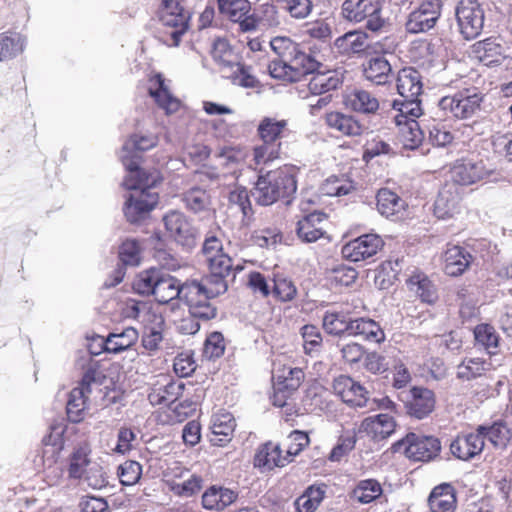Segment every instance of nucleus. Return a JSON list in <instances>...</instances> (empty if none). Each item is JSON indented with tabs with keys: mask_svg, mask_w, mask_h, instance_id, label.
I'll use <instances>...</instances> for the list:
<instances>
[{
	"mask_svg": "<svg viewBox=\"0 0 512 512\" xmlns=\"http://www.w3.org/2000/svg\"><path fill=\"white\" fill-rule=\"evenodd\" d=\"M126 158L122 157V163L127 170L123 185L130 192L123 211L129 222L136 223L144 219L157 205L159 196L154 188L162 181V177L156 169L137 170L136 162H128Z\"/></svg>",
	"mask_w": 512,
	"mask_h": 512,
	"instance_id": "obj_1",
	"label": "nucleus"
},
{
	"mask_svg": "<svg viewBox=\"0 0 512 512\" xmlns=\"http://www.w3.org/2000/svg\"><path fill=\"white\" fill-rule=\"evenodd\" d=\"M297 173L296 167L285 165L260 175L253 191L255 200L260 205L268 206L280 199L291 197L297 190Z\"/></svg>",
	"mask_w": 512,
	"mask_h": 512,
	"instance_id": "obj_2",
	"label": "nucleus"
},
{
	"mask_svg": "<svg viewBox=\"0 0 512 512\" xmlns=\"http://www.w3.org/2000/svg\"><path fill=\"white\" fill-rule=\"evenodd\" d=\"M133 287L139 294L152 295L161 304L182 298V285L179 280L156 268L142 271L135 279Z\"/></svg>",
	"mask_w": 512,
	"mask_h": 512,
	"instance_id": "obj_3",
	"label": "nucleus"
},
{
	"mask_svg": "<svg viewBox=\"0 0 512 512\" xmlns=\"http://www.w3.org/2000/svg\"><path fill=\"white\" fill-rule=\"evenodd\" d=\"M393 109L398 113L394 116V122L398 127L399 140L406 149H416L423 140V132L416 118L422 115L419 103H399L394 100Z\"/></svg>",
	"mask_w": 512,
	"mask_h": 512,
	"instance_id": "obj_4",
	"label": "nucleus"
},
{
	"mask_svg": "<svg viewBox=\"0 0 512 512\" xmlns=\"http://www.w3.org/2000/svg\"><path fill=\"white\" fill-rule=\"evenodd\" d=\"M214 290L215 287L205 281L186 282L182 284L181 299L185 301L193 317H198L201 320H210L217 314V310L210 303V299L220 295L212 293Z\"/></svg>",
	"mask_w": 512,
	"mask_h": 512,
	"instance_id": "obj_5",
	"label": "nucleus"
},
{
	"mask_svg": "<svg viewBox=\"0 0 512 512\" xmlns=\"http://www.w3.org/2000/svg\"><path fill=\"white\" fill-rule=\"evenodd\" d=\"M385 0H345L342 4L344 18L353 22L366 20V28L377 32L385 25L382 8Z\"/></svg>",
	"mask_w": 512,
	"mask_h": 512,
	"instance_id": "obj_6",
	"label": "nucleus"
},
{
	"mask_svg": "<svg viewBox=\"0 0 512 512\" xmlns=\"http://www.w3.org/2000/svg\"><path fill=\"white\" fill-rule=\"evenodd\" d=\"M483 95L475 90H463L454 95L442 97L438 102L439 109L446 117L468 119L481 108Z\"/></svg>",
	"mask_w": 512,
	"mask_h": 512,
	"instance_id": "obj_7",
	"label": "nucleus"
},
{
	"mask_svg": "<svg viewBox=\"0 0 512 512\" xmlns=\"http://www.w3.org/2000/svg\"><path fill=\"white\" fill-rule=\"evenodd\" d=\"M160 21L165 27L160 36L163 43L167 46H178L188 28V17L177 0H162Z\"/></svg>",
	"mask_w": 512,
	"mask_h": 512,
	"instance_id": "obj_8",
	"label": "nucleus"
},
{
	"mask_svg": "<svg viewBox=\"0 0 512 512\" xmlns=\"http://www.w3.org/2000/svg\"><path fill=\"white\" fill-rule=\"evenodd\" d=\"M91 450L88 445L79 446L70 458L69 476L75 479L85 478L90 486L98 488L103 486L102 469L90 459Z\"/></svg>",
	"mask_w": 512,
	"mask_h": 512,
	"instance_id": "obj_9",
	"label": "nucleus"
},
{
	"mask_svg": "<svg viewBox=\"0 0 512 512\" xmlns=\"http://www.w3.org/2000/svg\"><path fill=\"white\" fill-rule=\"evenodd\" d=\"M162 221L170 239L186 247L195 245L198 231L183 212L169 210L163 215Z\"/></svg>",
	"mask_w": 512,
	"mask_h": 512,
	"instance_id": "obj_10",
	"label": "nucleus"
},
{
	"mask_svg": "<svg viewBox=\"0 0 512 512\" xmlns=\"http://www.w3.org/2000/svg\"><path fill=\"white\" fill-rule=\"evenodd\" d=\"M461 34L465 39L476 38L484 26V10L476 0H461L456 9Z\"/></svg>",
	"mask_w": 512,
	"mask_h": 512,
	"instance_id": "obj_11",
	"label": "nucleus"
},
{
	"mask_svg": "<svg viewBox=\"0 0 512 512\" xmlns=\"http://www.w3.org/2000/svg\"><path fill=\"white\" fill-rule=\"evenodd\" d=\"M397 445L404 447V452L409 459L423 462L435 458L441 449L440 442L437 438L414 433L407 435L406 438L398 442Z\"/></svg>",
	"mask_w": 512,
	"mask_h": 512,
	"instance_id": "obj_12",
	"label": "nucleus"
},
{
	"mask_svg": "<svg viewBox=\"0 0 512 512\" xmlns=\"http://www.w3.org/2000/svg\"><path fill=\"white\" fill-rule=\"evenodd\" d=\"M440 0H425L409 14L406 30L417 34L433 28L441 14Z\"/></svg>",
	"mask_w": 512,
	"mask_h": 512,
	"instance_id": "obj_13",
	"label": "nucleus"
},
{
	"mask_svg": "<svg viewBox=\"0 0 512 512\" xmlns=\"http://www.w3.org/2000/svg\"><path fill=\"white\" fill-rule=\"evenodd\" d=\"M383 246V241L376 234H365L351 240L342 247V255L352 262L364 261L374 256Z\"/></svg>",
	"mask_w": 512,
	"mask_h": 512,
	"instance_id": "obj_14",
	"label": "nucleus"
},
{
	"mask_svg": "<svg viewBox=\"0 0 512 512\" xmlns=\"http://www.w3.org/2000/svg\"><path fill=\"white\" fill-rule=\"evenodd\" d=\"M139 333L133 327H127L120 332L110 333L106 338L97 337L96 341L100 350L93 351V355H98L102 351L112 354H118L130 349L138 340Z\"/></svg>",
	"mask_w": 512,
	"mask_h": 512,
	"instance_id": "obj_15",
	"label": "nucleus"
},
{
	"mask_svg": "<svg viewBox=\"0 0 512 512\" xmlns=\"http://www.w3.org/2000/svg\"><path fill=\"white\" fill-rule=\"evenodd\" d=\"M335 394L341 397L343 402L353 407H366L368 402L366 389L351 377L340 375L333 382Z\"/></svg>",
	"mask_w": 512,
	"mask_h": 512,
	"instance_id": "obj_16",
	"label": "nucleus"
},
{
	"mask_svg": "<svg viewBox=\"0 0 512 512\" xmlns=\"http://www.w3.org/2000/svg\"><path fill=\"white\" fill-rule=\"evenodd\" d=\"M484 426L477 427L475 432L457 436L450 445L451 453L461 460H470L479 455L484 448L483 435L481 431Z\"/></svg>",
	"mask_w": 512,
	"mask_h": 512,
	"instance_id": "obj_17",
	"label": "nucleus"
},
{
	"mask_svg": "<svg viewBox=\"0 0 512 512\" xmlns=\"http://www.w3.org/2000/svg\"><path fill=\"white\" fill-rule=\"evenodd\" d=\"M148 92L166 114H173L179 110L180 100L171 93L168 83L161 74H156L149 79Z\"/></svg>",
	"mask_w": 512,
	"mask_h": 512,
	"instance_id": "obj_18",
	"label": "nucleus"
},
{
	"mask_svg": "<svg viewBox=\"0 0 512 512\" xmlns=\"http://www.w3.org/2000/svg\"><path fill=\"white\" fill-rule=\"evenodd\" d=\"M397 91L404 101L399 103H419L418 97L422 92V81L420 73L412 68L405 67L398 72L397 76Z\"/></svg>",
	"mask_w": 512,
	"mask_h": 512,
	"instance_id": "obj_19",
	"label": "nucleus"
},
{
	"mask_svg": "<svg viewBox=\"0 0 512 512\" xmlns=\"http://www.w3.org/2000/svg\"><path fill=\"white\" fill-rule=\"evenodd\" d=\"M290 463L289 456H285L281 447L273 442L262 444L254 456V466L262 472H268L276 467H284Z\"/></svg>",
	"mask_w": 512,
	"mask_h": 512,
	"instance_id": "obj_20",
	"label": "nucleus"
},
{
	"mask_svg": "<svg viewBox=\"0 0 512 512\" xmlns=\"http://www.w3.org/2000/svg\"><path fill=\"white\" fill-rule=\"evenodd\" d=\"M183 385L170 379L168 375L161 374L148 395L152 405L168 406L182 393Z\"/></svg>",
	"mask_w": 512,
	"mask_h": 512,
	"instance_id": "obj_21",
	"label": "nucleus"
},
{
	"mask_svg": "<svg viewBox=\"0 0 512 512\" xmlns=\"http://www.w3.org/2000/svg\"><path fill=\"white\" fill-rule=\"evenodd\" d=\"M489 175V170L482 161L465 159L455 163L451 169V177L455 183L470 185L484 179Z\"/></svg>",
	"mask_w": 512,
	"mask_h": 512,
	"instance_id": "obj_22",
	"label": "nucleus"
},
{
	"mask_svg": "<svg viewBox=\"0 0 512 512\" xmlns=\"http://www.w3.org/2000/svg\"><path fill=\"white\" fill-rule=\"evenodd\" d=\"M206 261L208 262L210 275L204 281L215 287V290L212 291V293L223 294L228 288L225 278L232 270L231 258L227 254L223 253Z\"/></svg>",
	"mask_w": 512,
	"mask_h": 512,
	"instance_id": "obj_23",
	"label": "nucleus"
},
{
	"mask_svg": "<svg viewBox=\"0 0 512 512\" xmlns=\"http://www.w3.org/2000/svg\"><path fill=\"white\" fill-rule=\"evenodd\" d=\"M377 209L381 215L394 221L402 220L407 216V203L395 192L383 188L377 194Z\"/></svg>",
	"mask_w": 512,
	"mask_h": 512,
	"instance_id": "obj_24",
	"label": "nucleus"
},
{
	"mask_svg": "<svg viewBox=\"0 0 512 512\" xmlns=\"http://www.w3.org/2000/svg\"><path fill=\"white\" fill-rule=\"evenodd\" d=\"M410 396L405 405L409 415L417 419H423L434 410L435 396L430 389L413 387L410 390Z\"/></svg>",
	"mask_w": 512,
	"mask_h": 512,
	"instance_id": "obj_25",
	"label": "nucleus"
},
{
	"mask_svg": "<svg viewBox=\"0 0 512 512\" xmlns=\"http://www.w3.org/2000/svg\"><path fill=\"white\" fill-rule=\"evenodd\" d=\"M396 429L394 418L386 413L365 418L361 425L360 431L366 433L367 436L375 441L384 440L390 437Z\"/></svg>",
	"mask_w": 512,
	"mask_h": 512,
	"instance_id": "obj_26",
	"label": "nucleus"
},
{
	"mask_svg": "<svg viewBox=\"0 0 512 512\" xmlns=\"http://www.w3.org/2000/svg\"><path fill=\"white\" fill-rule=\"evenodd\" d=\"M343 72L334 70H316L308 82V90L312 95L328 94L338 89L343 83Z\"/></svg>",
	"mask_w": 512,
	"mask_h": 512,
	"instance_id": "obj_27",
	"label": "nucleus"
},
{
	"mask_svg": "<svg viewBox=\"0 0 512 512\" xmlns=\"http://www.w3.org/2000/svg\"><path fill=\"white\" fill-rule=\"evenodd\" d=\"M63 434L62 425H53L50 433L44 437L41 459L45 468H51L58 462L64 447Z\"/></svg>",
	"mask_w": 512,
	"mask_h": 512,
	"instance_id": "obj_28",
	"label": "nucleus"
},
{
	"mask_svg": "<svg viewBox=\"0 0 512 512\" xmlns=\"http://www.w3.org/2000/svg\"><path fill=\"white\" fill-rule=\"evenodd\" d=\"M443 260L445 273L457 277L469 268L473 256L464 247L454 245L445 250Z\"/></svg>",
	"mask_w": 512,
	"mask_h": 512,
	"instance_id": "obj_29",
	"label": "nucleus"
},
{
	"mask_svg": "<svg viewBox=\"0 0 512 512\" xmlns=\"http://www.w3.org/2000/svg\"><path fill=\"white\" fill-rule=\"evenodd\" d=\"M326 221V215L321 212H313L297 223V235L307 243L315 242L324 235L323 223Z\"/></svg>",
	"mask_w": 512,
	"mask_h": 512,
	"instance_id": "obj_30",
	"label": "nucleus"
},
{
	"mask_svg": "<svg viewBox=\"0 0 512 512\" xmlns=\"http://www.w3.org/2000/svg\"><path fill=\"white\" fill-rule=\"evenodd\" d=\"M326 125L345 136H359L364 131V126L354 116L338 111H332L325 115Z\"/></svg>",
	"mask_w": 512,
	"mask_h": 512,
	"instance_id": "obj_31",
	"label": "nucleus"
},
{
	"mask_svg": "<svg viewBox=\"0 0 512 512\" xmlns=\"http://www.w3.org/2000/svg\"><path fill=\"white\" fill-rule=\"evenodd\" d=\"M148 317L152 320L144 325L141 346L149 355H152L160 349L163 341L164 319L160 314H149Z\"/></svg>",
	"mask_w": 512,
	"mask_h": 512,
	"instance_id": "obj_32",
	"label": "nucleus"
},
{
	"mask_svg": "<svg viewBox=\"0 0 512 512\" xmlns=\"http://www.w3.org/2000/svg\"><path fill=\"white\" fill-rule=\"evenodd\" d=\"M158 143V136L154 134H133L123 145L120 158L126 156L127 161H135L137 170L139 168V157L136 152H142L155 147Z\"/></svg>",
	"mask_w": 512,
	"mask_h": 512,
	"instance_id": "obj_33",
	"label": "nucleus"
},
{
	"mask_svg": "<svg viewBox=\"0 0 512 512\" xmlns=\"http://www.w3.org/2000/svg\"><path fill=\"white\" fill-rule=\"evenodd\" d=\"M235 420L228 412L217 413L212 418V436L210 442L215 446H224L232 438Z\"/></svg>",
	"mask_w": 512,
	"mask_h": 512,
	"instance_id": "obj_34",
	"label": "nucleus"
},
{
	"mask_svg": "<svg viewBox=\"0 0 512 512\" xmlns=\"http://www.w3.org/2000/svg\"><path fill=\"white\" fill-rule=\"evenodd\" d=\"M431 512H454L456 509V495L454 488L443 483L436 486L428 499Z\"/></svg>",
	"mask_w": 512,
	"mask_h": 512,
	"instance_id": "obj_35",
	"label": "nucleus"
},
{
	"mask_svg": "<svg viewBox=\"0 0 512 512\" xmlns=\"http://www.w3.org/2000/svg\"><path fill=\"white\" fill-rule=\"evenodd\" d=\"M391 72V64L384 56L372 57L364 64L363 73L365 78L376 85L388 83Z\"/></svg>",
	"mask_w": 512,
	"mask_h": 512,
	"instance_id": "obj_36",
	"label": "nucleus"
},
{
	"mask_svg": "<svg viewBox=\"0 0 512 512\" xmlns=\"http://www.w3.org/2000/svg\"><path fill=\"white\" fill-rule=\"evenodd\" d=\"M476 57L486 66L501 63L505 58L504 47L495 39H485L474 45Z\"/></svg>",
	"mask_w": 512,
	"mask_h": 512,
	"instance_id": "obj_37",
	"label": "nucleus"
},
{
	"mask_svg": "<svg viewBox=\"0 0 512 512\" xmlns=\"http://www.w3.org/2000/svg\"><path fill=\"white\" fill-rule=\"evenodd\" d=\"M494 368L491 361L481 357H465L457 365L456 376L458 379L468 381L484 375Z\"/></svg>",
	"mask_w": 512,
	"mask_h": 512,
	"instance_id": "obj_38",
	"label": "nucleus"
},
{
	"mask_svg": "<svg viewBox=\"0 0 512 512\" xmlns=\"http://www.w3.org/2000/svg\"><path fill=\"white\" fill-rule=\"evenodd\" d=\"M349 336H360L364 340L375 343H381L385 340V333L380 325L369 318L352 320Z\"/></svg>",
	"mask_w": 512,
	"mask_h": 512,
	"instance_id": "obj_39",
	"label": "nucleus"
},
{
	"mask_svg": "<svg viewBox=\"0 0 512 512\" xmlns=\"http://www.w3.org/2000/svg\"><path fill=\"white\" fill-rule=\"evenodd\" d=\"M459 195L451 188L440 190L435 203L434 215L439 219H448L459 212Z\"/></svg>",
	"mask_w": 512,
	"mask_h": 512,
	"instance_id": "obj_40",
	"label": "nucleus"
},
{
	"mask_svg": "<svg viewBox=\"0 0 512 512\" xmlns=\"http://www.w3.org/2000/svg\"><path fill=\"white\" fill-rule=\"evenodd\" d=\"M236 498L237 494L233 490L212 486L203 494L202 504L208 510H222L232 504Z\"/></svg>",
	"mask_w": 512,
	"mask_h": 512,
	"instance_id": "obj_41",
	"label": "nucleus"
},
{
	"mask_svg": "<svg viewBox=\"0 0 512 512\" xmlns=\"http://www.w3.org/2000/svg\"><path fill=\"white\" fill-rule=\"evenodd\" d=\"M346 104L351 110L361 114H375L379 109L378 99L362 89L352 91L346 98Z\"/></svg>",
	"mask_w": 512,
	"mask_h": 512,
	"instance_id": "obj_42",
	"label": "nucleus"
},
{
	"mask_svg": "<svg viewBox=\"0 0 512 512\" xmlns=\"http://www.w3.org/2000/svg\"><path fill=\"white\" fill-rule=\"evenodd\" d=\"M367 34L362 31H350L338 37L334 45L342 54H355L368 47Z\"/></svg>",
	"mask_w": 512,
	"mask_h": 512,
	"instance_id": "obj_43",
	"label": "nucleus"
},
{
	"mask_svg": "<svg viewBox=\"0 0 512 512\" xmlns=\"http://www.w3.org/2000/svg\"><path fill=\"white\" fill-rule=\"evenodd\" d=\"M90 393L83 388H74L69 394L66 405L68 419L73 423L81 422L86 413L87 399Z\"/></svg>",
	"mask_w": 512,
	"mask_h": 512,
	"instance_id": "obj_44",
	"label": "nucleus"
},
{
	"mask_svg": "<svg viewBox=\"0 0 512 512\" xmlns=\"http://www.w3.org/2000/svg\"><path fill=\"white\" fill-rule=\"evenodd\" d=\"M26 45V38L16 32L0 34V61L11 59L21 54Z\"/></svg>",
	"mask_w": 512,
	"mask_h": 512,
	"instance_id": "obj_45",
	"label": "nucleus"
},
{
	"mask_svg": "<svg viewBox=\"0 0 512 512\" xmlns=\"http://www.w3.org/2000/svg\"><path fill=\"white\" fill-rule=\"evenodd\" d=\"M181 200L185 207L195 214L210 210V196L202 188L192 187L188 189L182 194Z\"/></svg>",
	"mask_w": 512,
	"mask_h": 512,
	"instance_id": "obj_46",
	"label": "nucleus"
},
{
	"mask_svg": "<svg viewBox=\"0 0 512 512\" xmlns=\"http://www.w3.org/2000/svg\"><path fill=\"white\" fill-rule=\"evenodd\" d=\"M212 57L219 65L222 74L226 70H231V67L239 61L237 54L230 47L225 39H216L213 43Z\"/></svg>",
	"mask_w": 512,
	"mask_h": 512,
	"instance_id": "obj_47",
	"label": "nucleus"
},
{
	"mask_svg": "<svg viewBox=\"0 0 512 512\" xmlns=\"http://www.w3.org/2000/svg\"><path fill=\"white\" fill-rule=\"evenodd\" d=\"M288 122L285 119L264 117L258 125V134L263 141L276 142L277 138L284 136Z\"/></svg>",
	"mask_w": 512,
	"mask_h": 512,
	"instance_id": "obj_48",
	"label": "nucleus"
},
{
	"mask_svg": "<svg viewBox=\"0 0 512 512\" xmlns=\"http://www.w3.org/2000/svg\"><path fill=\"white\" fill-rule=\"evenodd\" d=\"M288 60L290 61L298 80L304 74H312L320 66L319 62L314 57L300 50L298 44Z\"/></svg>",
	"mask_w": 512,
	"mask_h": 512,
	"instance_id": "obj_49",
	"label": "nucleus"
},
{
	"mask_svg": "<svg viewBox=\"0 0 512 512\" xmlns=\"http://www.w3.org/2000/svg\"><path fill=\"white\" fill-rule=\"evenodd\" d=\"M407 284L409 289L420 297L423 302L433 303L436 300V289L424 274L412 275L408 279Z\"/></svg>",
	"mask_w": 512,
	"mask_h": 512,
	"instance_id": "obj_50",
	"label": "nucleus"
},
{
	"mask_svg": "<svg viewBox=\"0 0 512 512\" xmlns=\"http://www.w3.org/2000/svg\"><path fill=\"white\" fill-rule=\"evenodd\" d=\"M481 435H483V441L487 438L494 447L503 449L512 437V430L505 422H496L491 426H484Z\"/></svg>",
	"mask_w": 512,
	"mask_h": 512,
	"instance_id": "obj_51",
	"label": "nucleus"
},
{
	"mask_svg": "<svg viewBox=\"0 0 512 512\" xmlns=\"http://www.w3.org/2000/svg\"><path fill=\"white\" fill-rule=\"evenodd\" d=\"M474 336L476 342L483 346L489 355L497 354L500 337L493 326L488 324L476 326Z\"/></svg>",
	"mask_w": 512,
	"mask_h": 512,
	"instance_id": "obj_52",
	"label": "nucleus"
},
{
	"mask_svg": "<svg viewBox=\"0 0 512 512\" xmlns=\"http://www.w3.org/2000/svg\"><path fill=\"white\" fill-rule=\"evenodd\" d=\"M351 323L352 320L342 312L327 311L323 317V328L331 335H349Z\"/></svg>",
	"mask_w": 512,
	"mask_h": 512,
	"instance_id": "obj_53",
	"label": "nucleus"
},
{
	"mask_svg": "<svg viewBox=\"0 0 512 512\" xmlns=\"http://www.w3.org/2000/svg\"><path fill=\"white\" fill-rule=\"evenodd\" d=\"M223 76L230 79L234 85L244 88H255L259 82L252 74L251 68L241 64L239 61L231 67V70H226Z\"/></svg>",
	"mask_w": 512,
	"mask_h": 512,
	"instance_id": "obj_54",
	"label": "nucleus"
},
{
	"mask_svg": "<svg viewBox=\"0 0 512 512\" xmlns=\"http://www.w3.org/2000/svg\"><path fill=\"white\" fill-rule=\"evenodd\" d=\"M382 494V487L375 479H365L358 482L353 490V497L360 503L367 504Z\"/></svg>",
	"mask_w": 512,
	"mask_h": 512,
	"instance_id": "obj_55",
	"label": "nucleus"
},
{
	"mask_svg": "<svg viewBox=\"0 0 512 512\" xmlns=\"http://www.w3.org/2000/svg\"><path fill=\"white\" fill-rule=\"evenodd\" d=\"M277 6L296 20L307 18L313 9L311 0H275Z\"/></svg>",
	"mask_w": 512,
	"mask_h": 512,
	"instance_id": "obj_56",
	"label": "nucleus"
},
{
	"mask_svg": "<svg viewBox=\"0 0 512 512\" xmlns=\"http://www.w3.org/2000/svg\"><path fill=\"white\" fill-rule=\"evenodd\" d=\"M219 12L231 21H237L250 12L248 0H217Z\"/></svg>",
	"mask_w": 512,
	"mask_h": 512,
	"instance_id": "obj_57",
	"label": "nucleus"
},
{
	"mask_svg": "<svg viewBox=\"0 0 512 512\" xmlns=\"http://www.w3.org/2000/svg\"><path fill=\"white\" fill-rule=\"evenodd\" d=\"M281 143L263 141L259 146L253 150V160L256 168L259 166L267 165L280 156Z\"/></svg>",
	"mask_w": 512,
	"mask_h": 512,
	"instance_id": "obj_58",
	"label": "nucleus"
},
{
	"mask_svg": "<svg viewBox=\"0 0 512 512\" xmlns=\"http://www.w3.org/2000/svg\"><path fill=\"white\" fill-rule=\"evenodd\" d=\"M171 491L179 496L190 497L201 489L202 479L190 473L181 481L167 480Z\"/></svg>",
	"mask_w": 512,
	"mask_h": 512,
	"instance_id": "obj_59",
	"label": "nucleus"
},
{
	"mask_svg": "<svg viewBox=\"0 0 512 512\" xmlns=\"http://www.w3.org/2000/svg\"><path fill=\"white\" fill-rule=\"evenodd\" d=\"M324 490L320 487H309L295 502L299 512H314L324 497Z\"/></svg>",
	"mask_w": 512,
	"mask_h": 512,
	"instance_id": "obj_60",
	"label": "nucleus"
},
{
	"mask_svg": "<svg viewBox=\"0 0 512 512\" xmlns=\"http://www.w3.org/2000/svg\"><path fill=\"white\" fill-rule=\"evenodd\" d=\"M119 259L126 266H138L141 261V247L137 240L126 239L119 247Z\"/></svg>",
	"mask_w": 512,
	"mask_h": 512,
	"instance_id": "obj_61",
	"label": "nucleus"
},
{
	"mask_svg": "<svg viewBox=\"0 0 512 512\" xmlns=\"http://www.w3.org/2000/svg\"><path fill=\"white\" fill-rule=\"evenodd\" d=\"M123 313L125 317L136 319L143 325L149 323L152 318L148 317L149 314H157L151 311L145 302L128 299L124 303Z\"/></svg>",
	"mask_w": 512,
	"mask_h": 512,
	"instance_id": "obj_62",
	"label": "nucleus"
},
{
	"mask_svg": "<svg viewBox=\"0 0 512 512\" xmlns=\"http://www.w3.org/2000/svg\"><path fill=\"white\" fill-rule=\"evenodd\" d=\"M273 282V293L280 301L287 302L295 298L297 288L292 280L277 274L274 276Z\"/></svg>",
	"mask_w": 512,
	"mask_h": 512,
	"instance_id": "obj_63",
	"label": "nucleus"
},
{
	"mask_svg": "<svg viewBox=\"0 0 512 512\" xmlns=\"http://www.w3.org/2000/svg\"><path fill=\"white\" fill-rule=\"evenodd\" d=\"M268 70L270 75L275 79L289 82L298 81V78L288 59L279 58L272 60L268 66Z\"/></svg>",
	"mask_w": 512,
	"mask_h": 512,
	"instance_id": "obj_64",
	"label": "nucleus"
}]
</instances>
